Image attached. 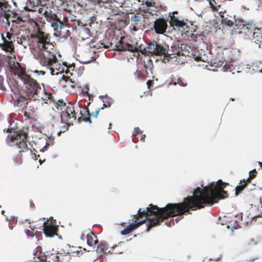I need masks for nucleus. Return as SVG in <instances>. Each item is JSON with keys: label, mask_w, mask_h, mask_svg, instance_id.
Wrapping results in <instances>:
<instances>
[{"label": "nucleus", "mask_w": 262, "mask_h": 262, "mask_svg": "<svg viewBox=\"0 0 262 262\" xmlns=\"http://www.w3.org/2000/svg\"><path fill=\"white\" fill-rule=\"evenodd\" d=\"M226 184L221 180L216 182H212L210 184L203 187L202 189L197 187L192 191V196L184 199L182 203L168 204L165 207L160 208L157 206L149 205V207L139 209V213L146 215L148 220L146 231L148 232L153 227L160 224L165 219L170 216L181 215L175 219L178 223L182 217V215L189 212L190 209L195 210L204 208L205 206H212L218 200L227 197V192L223 190Z\"/></svg>", "instance_id": "nucleus-1"}, {"label": "nucleus", "mask_w": 262, "mask_h": 262, "mask_svg": "<svg viewBox=\"0 0 262 262\" xmlns=\"http://www.w3.org/2000/svg\"><path fill=\"white\" fill-rule=\"evenodd\" d=\"M50 39L45 33L39 32L36 37V43L34 45L32 53L42 66L50 67L57 62L55 51Z\"/></svg>", "instance_id": "nucleus-2"}, {"label": "nucleus", "mask_w": 262, "mask_h": 262, "mask_svg": "<svg viewBox=\"0 0 262 262\" xmlns=\"http://www.w3.org/2000/svg\"><path fill=\"white\" fill-rule=\"evenodd\" d=\"M47 20L51 24V26L54 29V35L56 36L66 37V33L70 35V31L66 29V25L61 20V19L57 15L51 10H46L43 13Z\"/></svg>", "instance_id": "nucleus-3"}, {"label": "nucleus", "mask_w": 262, "mask_h": 262, "mask_svg": "<svg viewBox=\"0 0 262 262\" xmlns=\"http://www.w3.org/2000/svg\"><path fill=\"white\" fill-rule=\"evenodd\" d=\"M26 138L27 134L24 130H19L16 132L15 130L13 132V134L8 135L7 141L10 146H17L21 150L19 151L21 152L27 147Z\"/></svg>", "instance_id": "nucleus-4"}, {"label": "nucleus", "mask_w": 262, "mask_h": 262, "mask_svg": "<svg viewBox=\"0 0 262 262\" xmlns=\"http://www.w3.org/2000/svg\"><path fill=\"white\" fill-rule=\"evenodd\" d=\"M27 90V95L29 98H32L35 95H37L38 91L41 90V88L36 80L27 75H24L21 77Z\"/></svg>", "instance_id": "nucleus-5"}, {"label": "nucleus", "mask_w": 262, "mask_h": 262, "mask_svg": "<svg viewBox=\"0 0 262 262\" xmlns=\"http://www.w3.org/2000/svg\"><path fill=\"white\" fill-rule=\"evenodd\" d=\"M253 24L252 21H246L242 18L237 17L235 18L234 25L237 27L238 29H243L245 31L247 30V32L252 33L253 32V27L252 25Z\"/></svg>", "instance_id": "nucleus-6"}, {"label": "nucleus", "mask_w": 262, "mask_h": 262, "mask_svg": "<svg viewBox=\"0 0 262 262\" xmlns=\"http://www.w3.org/2000/svg\"><path fill=\"white\" fill-rule=\"evenodd\" d=\"M11 6L5 0H0V17H3L7 20L11 16L8 12L10 11Z\"/></svg>", "instance_id": "nucleus-7"}, {"label": "nucleus", "mask_w": 262, "mask_h": 262, "mask_svg": "<svg viewBox=\"0 0 262 262\" xmlns=\"http://www.w3.org/2000/svg\"><path fill=\"white\" fill-rule=\"evenodd\" d=\"M138 212H139V211ZM138 213L141 216L145 215L146 217V219L141 221L140 222H138L136 223H132L131 224H130L127 227H126L125 228H124L122 231H121V234L122 235H127V234H129L132 231H133L134 230L136 229V228H137L138 227H139L142 224H144L146 221H148V220L146 218V215L141 214V213H139V212H138Z\"/></svg>", "instance_id": "nucleus-8"}, {"label": "nucleus", "mask_w": 262, "mask_h": 262, "mask_svg": "<svg viewBox=\"0 0 262 262\" xmlns=\"http://www.w3.org/2000/svg\"><path fill=\"white\" fill-rule=\"evenodd\" d=\"M220 15L221 18L222 24L224 26L232 27L234 25L235 16L233 17L228 15L226 12H220Z\"/></svg>", "instance_id": "nucleus-9"}, {"label": "nucleus", "mask_w": 262, "mask_h": 262, "mask_svg": "<svg viewBox=\"0 0 262 262\" xmlns=\"http://www.w3.org/2000/svg\"><path fill=\"white\" fill-rule=\"evenodd\" d=\"M154 28L157 33L163 34L167 28V24L163 20L157 19L154 21Z\"/></svg>", "instance_id": "nucleus-10"}, {"label": "nucleus", "mask_w": 262, "mask_h": 262, "mask_svg": "<svg viewBox=\"0 0 262 262\" xmlns=\"http://www.w3.org/2000/svg\"><path fill=\"white\" fill-rule=\"evenodd\" d=\"M170 23L172 27H176L178 28L179 29H182L183 30H185L186 28L188 27L186 23H185L183 21L180 20L174 16H172L171 18Z\"/></svg>", "instance_id": "nucleus-11"}, {"label": "nucleus", "mask_w": 262, "mask_h": 262, "mask_svg": "<svg viewBox=\"0 0 262 262\" xmlns=\"http://www.w3.org/2000/svg\"><path fill=\"white\" fill-rule=\"evenodd\" d=\"M58 228V226L56 225H52L51 224L47 225L43 230L44 233L47 237H53L57 234Z\"/></svg>", "instance_id": "nucleus-12"}, {"label": "nucleus", "mask_w": 262, "mask_h": 262, "mask_svg": "<svg viewBox=\"0 0 262 262\" xmlns=\"http://www.w3.org/2000/svg\"><path fill=\"white\" fill-rule=\"evenodd\" d=\"M108 3H111V5L112 7H111V10L112 11V13L114 15H116L119 13V8L122 7V4H121L115 0H110Z\"/></svg>", "instance_id": "nucleus-13"}, {"label": "nucleus", "mask_w": 262, "mask_h": 262, "mask_svg": "<svg viewBox=\"0 0 262 262\" xmlns=\"http://www.w3.org/2000/svg\"><path fill=\"white\" fill-rule=\"evenodd\" d=\"M255 31L253 33V39H255L254 42L259 45L261 42V38H262V30L259 29H256Z\"/></svg>", "instance_id": "nucleus-14"}, {"label": "nucleus", "mask_w": 262, "mask_h": 262, "mask_svg": "<svg viewBox=\"0 0 262 262\" xmlns=\"http://www.w3.org/2000/svg\"><path fill=\"white\" fill-rule=\"evenodd\" d=\"M117 47L118 50L120 51L127 50L133 52L135 50V47L128 43H120V45L117 46Z\"/></svg>", "instance_id": "nucleus-15"}, {"label": "nucleus", "mask_w": 262, "mask_h": 262, "mask_svg": "<svg viewBox=\"0 0 262 262\" xmlns=\"http://www.w3.org/2000/svg\"><path fill=\"white\" fill-rule=\"evenodd\" d=\"M86 238L87 239V243L90 246H92L93 245L96 244L98 242L97 240L95 239L96 238V236L93 234L92 235L88 233L86 235Z\"/></svg>", "instance_id": "nucleus-16"}, {"label": "nucleus", "mask_w": 262, "mask_h": 262, "mask_svg": "<svg viewBox=\"0 0 262 262\" xmlns=\"http://www.w3.org/2000/svg\"><path fill=\"white\" fill-rule=\"evenodd\" d=\"M247 181L245 179H243V180H241L239 185L237 186L235 188V195H237L238 193H239L241 191L243 190V189L247 185Z\"/></svg>", "instance_id": "nucleus-17"}, {"label": "nucleus", "mask_w": 262, "mask_h": 262, "mask_svg": "<svg viewBox=\"0 0 262 262\" xmlns=\"http://www.w3.org/2000/svg\"><path fill=\"white\" fill-rule=\"evenodd\" d=\"M155 55H166V49L164 48L161 45L157 43V48L155 50Z\"/></svg>", "instance_id": "nucleus-18"}, {"label": "nucleus", "mask_w": 262, "mask_h": 262, "mask_svg": "<svg viewBox=\"0 0 262 262\" xmlns=\"http://www.w3.org/2000/svg\"><path fill=\"white\" fill-rule=\"evenodd\" d=\"M53 262H69V256L68 255H64L62 258L60 256L57 255H53Z\"/></svg>", "instance_id": "nucleus-19"}, {"label": "nucleus", "mask_w": 262, "mask_h": 262, "mask_svg": "<svg viewBox=\"0 0 262 262\" xmlns=\"http://www.w3.org/2000/svg\"><path fill=\"white\" fill-rule=\"evenodd\" d=\"M54 143V138L52 136L48 137V139L46 140V145L43 146L42 148L40 149L41 151H45L47 150V148L48 146L50 145H53Z\"/></svg>", "instance_id": "nucleus-20"}, {"label": "nucleus", "mask_w": 262, "mask_h": 262, "mask_svg": "<svg viewBox=\"0 0 262 262\" xmlns=\"http://www.w3.org/2000/svg\"><path fill=\"white\" fill-rule=\"evenodd\" d=\"M69 106H68L67 111L63 114L64 116H66L68 117H70L71 115H73V117L75 119H76V116H75V113L73 109V106L72 104L69 103Z\"/></svg>", "instance_id": "nucleus-21"}, {"label": "nucleus", "mask_w": 262, "mask_h": 262, "mask_svg": "<svg viewBox=\"0 0 262 262\" xmlns=\"http://www.w3.org/2000/svg\"><path fill=\"white\" fill-rule=\"evenodd\" d=\"M2 39L3 40V43L5 45V47L6 48V50L11 51L14 49L13 45L12 42L11 41H8L4 36L2 35Z\"/></svg>", "instance_id": "nucleus-22"}, {"label": "nucleus", "mask_w": 262, "mask_h": 262, "mask_svg": "<svg viewBox=\"0 0 262 262\" xmlns=\"http://www.w3.org/2000/svg\"><path fill=\"white\" fill-rule=\"evenodd\" d=\"M62 79L64 80L68 86H70L72 88H74L76 85V82L74 81H73L69 77L65 76H62Z\"/></svg>", "instance_id": "nucleus-23"}, {"label": "nucleus", "mask_w": 262, "mask_h": 262, "mask_svg": "<svg viewBox=\"0 0 262 262\" xmlns=\"http://www.w3.org/2000/svg\"><path fill=\"white\" fill-rule=\"evenodd\" d=\"M107 250V246L104 243H100L97 248V252L98 253H101L102 252H105Z\"/></svg>", "instance_id": "nucleus-24"}, {"label": "nucleus", "mask_w": 262, "mask_h": 262, "mask_svg": "<svg viewBox=\"0 0 262 262\" xmlns=\"http://www.w3.org/2000/svg\"><path fill=\"white\" fill-rule=\"evenodd\" d=\"M157 48V43H154L150 42L148 43V47H147V50L148 52L151 54H154L155 53V50Z\"/></svg>", "instance_id": "nucleus-25"}, {"label": "nucleus", "mask_w": 262, "mask_h": 262, "mask_svg": "<svg viewBox=\"0 0 262 262\" xmlns=\"http://www.w3.org/2000/svg\"><path fill=\"white\" fill-rule=\"evenodd\" d=\"M190 49H187V50H184L183 51H177V54L178 55H182V56H192L191 55V53L190 54V52H189V50Z\"/></svg>", "instance_id": "nucleus-26"}, {"label": "nucleus", "mask_w": 262, "mask_h": 262, "mask_svg": "<svg viewBox=\"0 0 262 262\" xmlns=\"http://www.w3.org/2000/svg\"><path fill=\"white\" fill-rule=\"evenodd\" d=\"M191 57L193 58L194 60L196 61H205V59L203 58H202L200 54L195 55V54H193L192 53H191Z\"/></svg>", "instance_id": "nucleus-27"}, {"label": "nucleus", "mask_w": 262, "mask_h": 262, "mask_svg": "<svg viewBox=\"0 0 262 262\" xmlns=\"http://www.w3.org/2000/svg\"><path fill=\"white\" fill-rule=\"evenodd\" d=\"M110 0H103L102 5V7H104L105 9H108L111 10V7H112V5H111V3H108Z\"/></svg>", "instance_id": "nucleus-28"}, {"label": "nucleus", "mask_w": 262, "mask_h": 262, "mask_svg": "<svg viewBox=\"0 0 262 262\" xmlns=\"http://www.w3.org/2000/svg\"><path fill=\"white\" fill-rule=\"evenodd\" d=\"M105 97H107V96L106 95H101L99 96L100 99H101L102 101V102H103V107H103V108L105 107H110L111 105V102H108V104L105 103V101L103 100V98Z\"/></svg>", "instance_id": "nucleus-29"}, {"label": "nucleus", "mask_w": 262, "mask_h": 262, "mask_svg": "<svg viewBox=\"0 0 262 262\" xmlns=\"http://www.w3.org/2000/svg\"><path fill=\"white\" fill-rule=\"evenodd\" d=\"M84 121L85 122H89V123H91V120L90 118V117H83L82 116L78 118V122H81V121Z\"/></svg>", "instance_id": "nucleus-30"}, {"label": "nucleus", "mask_w": 262, "mask_h": 262, "mask_svg": "<svg viewBox=\"0 0 262 262\" xmlns=\"http://www.w3.org/2000/svg\"><path fill=\"white\" fill-rule=\"evenodd\" d=\"M85 113L87 114L88 117H90V114L88 110L85 107H83L82 108V110L80 111V114L82 117L83 115H85Z\"/></svg>", "instance_id": "nucleus-31"}, {"label": "nucleus", "mask_w": 262, "mask_h": 262, "mask_svg": "<svg viewBox=\"0 0 262 262\" xmlns=\"http://www.w3.org/2000/svg\"><path fill=\"white\" fill-rule=\"evenodd\" d=\"M102 109H103V107L97 108L95 112L92 113L91 114H90V116H93V117L97 118L99 114V112Z\"/></svg>", "instance_id": "nucleus-32"}, {"label": "nucleus", "mask_w": 262, "mask_h": 262, "mask_svg": "<svg viewBox=\"0 0 262 262\" xmlns=\"http://www.w3.org/2000/svg\"><path fill=\"white\" fill-rule=\"evenodd\" d=\"M91 2L95 5H99L100 7H102L103 0H91Z\"/></svg>", "instance_id": "nucleus-33"}, {"label": "nucleus", "mask_w": 262, "mask_h": 262, "mask_svg": "<svg viewBox=\"0 0 262 262\" xmlns=\"http://www.w3.org/2000/svg\"><path fill=\"white\" fill-rule=\"evenodd\" d=\"M179 48L180 49L178 51H183L184 50H187V49H191L189 46H188L185 44H182Z\"/></svg>", "instance_id": "nucleus-34"}, {"label": "nucleus", "mask_w": 262, "mask_h": 262, "mask_svg": "<svg viewBox=\"0 0 262 262\" xmlns=\"http://www.w3.org/2000/svg\"><path fill=\"white\" fill-rule=\"evenodd\" d=\"M177 83L182 86H185L187 85V83L180 78L178 79Z\"/></svg>", "instance_id": "nucleus-35"}, {"label": "nucleus", "mask_w": 262, "mask_h": 262, "mask_svg": "<svg viewBox=\"0 0 262 262\" xmlns=\"http://www.w3.org/2000/svg\"><path fill=\"white\" fill-rule=\"evenodd\" d=\"M256 172V170H253V171H250L249 172V174H250V177L248 178L247 180L248 181V182H250L251 179L254 178L255 177V174H252V173H255Z\"/></svg>", "instance_id": "nucleus-36"}, {"label": "nucleus", "mask_w": 262, "mask_h": 262, "mask_svg": "<svg viewBox=\"0 0 262 262\" xmlns=\"http://www.w3.org/2000/svg\"><path fill=\"white\" fill-rule=\"evenodd\" d=\"M165 224L168 226V227H171L172 225H174V220L172 219H171L169 222H166L165 223Z\"/></svg>", "instance_id": "nucleus-37"}, {"label": "nucleus", "mask_w": 262, "mask_h": 262, "mask_svg": "<svg viewBox=\"0 0 262 262\" xmlns=\"http://www.w3.org/2000/svg\"><path fill=\"white\" fill-rule=\"evenodd\" d=\"M140 131V128L139 127H135L133 132V135L136 136Z\"/></svg>", "instance_id": "nucleus-38"}, {"label": "nucleus", "mask_w": 262, "mask_h": 262, "mask_svg": "<svg viewBox=\"0 0 262 262\" xmlns=\"http://www.w3.org/2000/svg\"><path fill=\"white\" fill-rule=\"evenodd\" d=\"M37 260H36V262H51L50 261H47L46 259L44 258H40V257H38Z\"/></svg>", "instance_id": "nucleus-39"}, {"label": "nucleus", "mask_w": 262, "mask_h": 262, "mask_svg": "<svg viewBox=\"0 0 262 262\" xmlns=\"http://www.w3.org/2000/svg\"><path fill=\"white\" fill-rule=\"evenodd\" d=\"M34 72L35 73H37L38 75H39L40 74L43 75L45 74V72L43 71L35 70Z\"/></svg>", "instance_id": "nucleus-40"}, {"label": "nucleus", "mask_w": 262, "mask_h": 262, "mask_svg": "<svg viewBox=\"0 0 262 262\" xmlns=\"http://www.w3.org/2000/svg\"><path fill=\"white\" fill-rule=\"evenodd\" d=\"M50 70L51 74L52 75H57L59 73V72H56V73H55V70L52 67L50 68Z\"/></svg>", "instance_id": "nucleus-41"}, {"label": "nucleus", "mask_w": 262, "mask_h": 262, "mask_svg": "<svg viewBox=\"0 0 262 262\" xmlns=\"http://www.w3.org/2000/svg\"><path fill=\"white\" fill-rule=\"evenodd\" d=\"M66 103L62 100H59L57 103V105L60 106L64 105Z\"/></svg>", "instance_id": "nucleus-42"}, {"label": "nucleus", "mask_w": 262, "mask_h": 262, "mask_svg": "<svg viewBox=\"0 0 262 262\" xmlns=\"http://www.w3.org/2000/svg\"><path fill=\"white\" fill-rule=\"evenodd\" d=\"M80 238L82 241H84L85 239V233H84V232L82 233V234L80 236Z\"/></svg>", "instance_id": "nucleus-43"}, {"label": "nucleus", "mask_w": 262, "mask_h": 262, "mask_svg": "<svg viewBox=\"0 0 262 262\" xmlns=\"http://www.w3.org/2000/svg\"><path fill=\"white\" fill-rule=\"evenodd\" d=\"M134 21L137 22V23L138 22V18L137 16H134V18L133 19Z\"/></svg>", "instance_id": "nucleus-44"}, {"label": "nucleus", "mask_w": 262, "mask_h": 262, "mask_svg": "<svg viewBox=\"0 0 262 262\" xmlns=\"http://www.w3.org/2000/svg\"><path fill=\"white\" fill-rule=\"evenodd\" d=\"M152 83V81L151 80H148L147 82V84L148 85V88H150V84Z\"/></svg>", "instance_id": "nucleus-45"}, {"label": "nucleus", "mask_w": 262, "mask_h": 262, "mask_svg": "<svg viewBox=\"0 0 262 262\" xmlns=\"http://www.w3.org/2000/svg\"><path fill=\"white\" fill-rule=\"evenodd\" d=\"M145 4L148 7L151 6V2H146Z\"/></svg>", "instance_id": "nucleus-46"}, {"label": "nucleus", "mask_w": 262, "mask_h": 262, "mask_svg": "<svg viewBox=\"0 0 262 262\" xmlns=\"http://www.w3.org/2000/svg\"><path fill=\"white\" fill-rule=\"evenodd\" d=\"M14 130L13 128H8L7 130V132H10V133H12V130Z\"/></svg>", "instance_id": "nucleus-47"}, {"label": "nucleus", "mask_w": 262, "mask_h": 262, "mask_svg": "<svg viewBox=\"0 0 262 262\" xmlns=\"http://www.w3.org/2000/svg\"><path fill=\"white\" fill-rule=\"evenodd\" d=\"M145 135H142L141 137V140H144L145 138Z\"/></svg>", "instance_id": "nucleus-48"}, {"label": "nucleus", "mask_w": 262, "mask_h": 262, "mask_svg": "<svg viewBox=\"0 0 262 262\" xmlns=\"http://www.w3.org/2000/svg\"><path fill=\"white\" fill-rule=\"evenodd\" d=\"M86 91L85 93L88 95L89 94L88 91L89 90V86L88 85H86Z\"/></svg>", "instance_id": "nucleus-49"}, {"label": "nucleus", "mask_w": 262, "mask_h": 262, "mask_svg": "<svg viewBox=\"0 0 262 262\" xmlns=\"http://www.w3.org/2000/svg\"><path fill=\"white\" fill-rule=\"evenodd\" d=\"M227 62H226L225 65L224 66L223 69L224 71H226L227 69L226 68Z\"/></svg>", "instance_id": "nucleus-50"}, {"label": "nucleus", "mask_w": 262, "mask_h": 262, "mask_svg": "<svg viewBox=\"0 0 262 262\" xmlns=\"http://www.w3.org/2000/svg\"><path fill=\"white\" fill-rule=\"evenodd\" d=\"M223 63H224V62H222V63H219L217 64V65L216 66V67H219V66H220V67H221Z\"/></svg>", "instance_id": "nucleus-51"}, {"label": "nucleus", "mask_w": 262, "mask_h": 262, "mask_svg": "<svg viewBox=\"0 0 262 262\" xmlns=\"http://www.w3.org/2000/svg\"><path fill=\"white\" fill-rule=\"evenodd\" d=\"M18 42L19 43H22V39H21V38H20V39H19V40H18Z\"/></svg>", "instance_id": "nucleus-52"}, {"label": "nucleus", "mask_w": 262, "mask_h": 262, "mask_svg": "<svg viewBox=\"0 0 262 262\" xmlns=\"http://www.w3.org/2000/svg\"><path fill=\"white\" fill-rule=\"evenodd\" d=\"M51 97H52V95L51 94H49L48 95V98L50 99L51 98Z\"/></svg>", "instance_id": "nucleus-53"}, {"label": "nucleus", "mask_w": 262, "mask_h": 262, "mask_svg": "<svg viewBox=\"0 0 262 262\" xmlns=\"http://www.w3.org/2000/svg\"><path fill=\"white\" fill-rule=\"evenodd\" d=\"M29 230H26V233H27V235H30V234L29 233Z\"/></svg>", "instance_id": "nucleus-54"}, {"label": "nucleus", "mask_w": 262, "mask_h": 262, "mask_svg": "<svg viewBox=\"0 0 262 262\" xmlns=\"http://www.w3.org/2000/svg\"><path fill=\"white\" fill-rule=\"evenodd\" d=\"M61 133V131L60 130V132H59L58 133H57V135L58 136H60V134Z\"/></svg>", "instance_id": "nucleus-55"}, {"label": "nucleus", "mask_w": 262, "mask_h": 262, "mask_svg": "<svg viewBox=\"0 0 262 262\" xmlns=\"http://www.w3.org/2000/svg\"><path fill=\"white\" fill-rule=\"evenodd\" d=\"M165 59H165V57H164V58H163V60H162L163 62H166V61H165Z\"/></svg>", "instance_id": "nucleus-56"}, {"label": "nucleus", "mask_w": 262, "mask_h": 262, "mask_svg": "<svg viewBox=\"0 0 262 262\" xmlns=\"http://www.w3.org/2000/svg\"><path fill=\"white\" fill-rule=\"evenodd\" d=\"M10 34L7 33V37L10 38Z\"/></svg>", "instance_id": "nucleus-57"}, {"label": "nucleus", "mask_w": 262, "mask_h": 262, "mask_svg": "<svg viewBox=\"0 0 262 262\" xmlns=\"http://www.w3.org/2000/svg\"><path fill=\"white\" fill-rule=\"evenodd\" d=\"M105 103L108 104V102H110L109 101H105Z\"/></svg>", "instance_id": "nucleus-58"}, {"label": "nucleus", "mask_w": 262, "mask_h": 262, "mask_svg": "<svg viewBox=\"0 0 262 262\" xmlns=\"http://www.w3.org/2000/svg\"><path fill=\"white\" fill-rule=\"evenodd\" d=\"M111 125H112V124H111V123H110V125H109V128H108L109 129H111Z\"/></svg>", "instance_id": "nucleus-59"}, {"label": "nucleus", "mask_w": 262, "mask_h": 262, "mask_svg": "<svg viewBox=\"0 0 262 262\" xmlns=\"http://www.w3.org/2000/svg\"><path fill=\"white\" fill-rule=\"evenodd\" d=\"M258 163L260 166H262V163L261 162H259Z\"/></svg>", "instance_id": "nucleus-60"}, {"label": "nucleus", "mask_w": 262, "mask_h": 262, "mask_svg": "<svg viewBox=\"0 0 262 262\" xmlns=\"http://www.w3.org/2000/svg\"><path fill=\"white\" fill-rule=\"evenodd\" d=\"M259 72L260 73H262V69L259 71Z\"/></svg>", "instance_id": "nucleus-61"}, {"label": "nucleus", "mask_w": 262, "mask_h": 262, "mask_svg": "<svg viewBox=\"0 0 262 262\" xmlns=\"http://www.w3.org/2000/svg\"><path fill=\"white\" fill-rule=\"evenodd\" d=\"M134 216H135V217H137V215H134Z\"/></svg>", "instance_id": "nucleus-62"}, {"label": "nucleus", "mask_w": 262, "mask_h": 262, "mask_svg": "<svg viewBox=\"0 0 262 262\" xmlns=\"http://www.w3.org/2000/svg\"><path fill=\"white\" fill-rule=\"evenodd\" d=\"M52 219H53V217H50V220H52Z\"/></svg>", "instance_id": "nucleus-63"}, {"label": "nucleus", "mask_w": 262, "mask_h": 262, "mask_svg": "<svg viewBox=\"0 0 262 262\" xmlns=\"http://www.w3.org/2000/svg\"><path fill=\"white\" fill-rule=\"evenodd\" d=\"M261 43H260V44H261V45H262V38H261Z\"/></svg>", "instance_id": "nucleus-64"}]
</instances>
